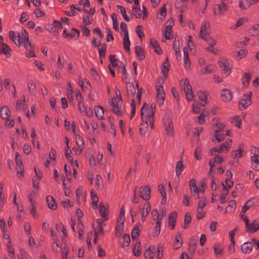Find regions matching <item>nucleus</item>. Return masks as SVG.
I'll return each mask as SVG.
<instances>
[{"label":"nucleus","instance_id":"obj_36","mask_svg":"<svg viewBox=\"0 0 259 259\" xmlns=\"http://www.w3.org/2000/svg\"><path fill=\"white\" fill-rule=\"evenodd\" d=\"M192 219L189 212H187L184 218V225L183 228L186 229L188 228V224L191 222Z\"/></svg>","mask_w":259,"mask_h":259},{"label":"nucleus","instance_id":"obj_39","mask_svg":"<svg viewBox=\"0 0 259 259\" xmlns=\"http://www.w3.org/2000/svg\"><path fill=\"white\" fill-rule=\"evenodd\" d=\"M176 242L179 244V246L176 247V249L180 248L183 243L182 239V233L180 232H178L175 235Z\"/></svg>","mask_w":259,"mask_h":259},{"label":"nucleus","instance_id":"obj_33","mask_svg":"<svg viewBox=\"0 0 259 259\" xmlns=\"http://www.w3.org/2000/svg\"><path fill=\"white\" fill-rule=\"evenodd\" d=\"M170 68V65L162 64L161 68V72L165 78L168 76V71Z\"/></svg>","mask_w":259,"mask_h":259},{"label":"nucleus","instance_id":"obj_15","mask_svg":"<svg viewBox=\"0 0 259 259\" xmlns=\"http://www.w3.org/2000/svg\"><path fill=\"white\" fill-rule=\"evenodd\" d=\"M197 241V239H195L193 237L190 238L188 247V250L190 253L193 254L195 252Z\"/></svg>","mask_w":259,"mask_h":259},{"label":"nucleus","instance_id":"obj_22","mask_svg":"<svg viewBox=\"0 0 259 259\" xmlns=\"http://www.w3.org/2000/svg\"><path fill=\"white\" fill-rule=\"evenodd\" d=\"M95 112L96 116L99 119H104V109L101 106H97L95 107Z\"/></svg>","mask_w":259,"mask_h":259},{"label":"nucleus","instance_id":"obj_45","mask_svg":"<svg viewBox=\"0 0 259 259\" xmlns=\"http://www.w3.org/2000/svg\"><path fill=\"white\" fill-rule=\"evenodd\" d=\"M91 74L97 81L99 82L101 81V77L95 68H91Z\"/></svg>","mask_w":259,"mask_h":259},{"label":"nucleus","instance_id":"obj_11","mask_svg":"<svg viewBox=\"0 0 259 259\" xmlns=\"http://www.w3.org/2000/svg\"><path fill=\"white\" fill-rule=\"evenodd\" d=\"M202 201H203L202 205L201 204V201H199L198 202V205L197 207V214L196 215V218L198 220L203 218L205 216V213L203 212L202 208L206 205V199L205 197H202Z\"/></svg>","mask_w":259,"mask_h":259},{"label":"nucleus","instance_id":"obj_14","mask_svg":"<svg viewBox=\"0 0 259 259\" xmlns=\"http://www.w3.org/2000/svg\"><path fill=\"white\" fill-rule=\"evenodd\" d=\"M177 215V212L176 211H174L168 215V224L171 230L175 229Z\"/></svg>","mask_w":259,"mask_h":259},{"label":"nucleus","instance_id":"obj_56","mask_svg":"<svg viewBox=\"0 0 259 259\" xmlns=\"http://www.w3.org/2000/svg\"><path fill=\"white\" fill-rule=\"evenodd\" d=\"M201 150L199 147H197L194 151V157L197 160H201L202 156L201 154Z\"/></svg>","mask_w":259,"mask_h":259},{"label":"nucleus","instance_id":"obj_6","mask_svg":"<svg viewBox=\"0 0 259 259\" xmlns=\"http://www.w3.org/2000/svg\"><path fill=\"white\" fill-rule=\"evenodd\" d=\"M15 162L19 169V170L17 169L18 177L20 178H23L24 176V167L23 164L22 157L18 152H16V153Z\"/></svg>","mask_w":259,"mask_h":259},{"label":"nucleus","instance_id":"obj_49","mask_svg":"<svg viewBox=\"0 0 259 259\" xmlns=\"http://www.w3.org/2000/svg\"><path fill=\"white\" fill-rule=\"evenodd\" d=\"M131 106L132 108V110L131 112L130 119H132L135 115L136 109L135 100L134 99H133L131 101Z\"/></svg>","mask_w":259,"mask_h":259},{"label":"nucleus","instance_id":"obj_53","mask_svg":"<svg viewBox=\"0 0 259 259\" xmlns=\"http://www.w3.org/2000/svg\"><path fill=\"white\" fill-rule=\"evenodd\" d=\"M4 184H0V207L4 205V194L3 192Z\"/></svg>","mask_w":259,"mask_h":259},{"label":"nucleus","instance_id":"obj_3","mask_svg":"<svg viewBox=\"0 0 259 259\" xmlns=\"http://www.w3.org/2000/svg\"><path fill=\"white\" fill-rule=\"evenodd\" d=\"M183 82L184 90L185 91L186 99L188 102H190L192 100L194 97L192 88L189 82V81L187 78H185L184 80H181L180 83L181 84Z\"/></svg>","mask_w":259,"mask_h":259},{"label":"nucleus","instance_id":"obj_63","mask_svg":"<svg viewBox=\"0 0 259 259\" xmlns=\"http://www.w3.org/2000/svg\"><path fill=\"white\" fill-rule=\"evenodd\" d=\"M34 14L37 18H39L45 15V13L41 11L39 8L35 9L34 11Z\"/></svg>","mask_w":259,"mask_h":259},{"label":"nucleus","instance_id":"obj_34","mask_svg":"<svg viewBox=\"0 0 259 259\" xmlns=\"http://www.w3.org/2000/svg\"><path fill=\"white\" fill-rule=\"evenodd\" d=\"M124 228V225L122 223H116L115 236L118 238L122 234Z\"/></svg>","mask_w":259,"mask_h":259},{"label":"nucleus","instance_id":"obj_21","mask_svg":"<svg viewBox=\"0 0 259 259\" xmlns=\"http://www.w3.org/2000/svg\"><path fill=\"white\" fill-rule=\"evenodd\" d=\"M251 78V73L250 72H245L243 74L242 83L243 87L247 88L249 85L250 80Z\"/></svg>","mask_w":259,"mask_h":259},{"label":"nucleus","instance_id":"obj_24","mask_svg":"<svg viewBox=\"0 0 259 259\" xmlns=\"http://www.w3.org/2000/svg\"><path fill=\"white\" fill-rule=\"evenodd\" d=\"M248 34L250 36H255L259 34V24H256L255 26L251 27L248 29Z\"/></svg>","mask_w":259,"mask_h":259},{"label":"nucleus","instance_id":"obj_4","mask_svg":"<svg viewBox=\"0 0 259 259\" xmlns=\"http://www.w3.org/2000/svg\"><path fill=\"white\" fill-rule=\"evenodd\" d=\"M218 64L226 76L231 73L232 65L227 59H222L221 60H219Z\"/></svg>","mask_w":259,"mask_h":259},{"label":"nucleus","instance_id":"obj_2","mask_svg":"<svg viewBox=\"0 0 259 259\" xmlns=\"http://www.w3.org/2000/svg\"><path fill=\"white\" fill-rule=\"evenodd\" d=\"M252 92H250L243 95L242 99L239 102L238 108L240 110L247 108L251 104Z\"/></svg>","mask_w":259,"mask_h":259},{"label":"nucleus","instance_id":"obj_17","mask_svg":"<svg viewBox=\"0 0 259 259\" xmlns=\"http://www.w3.org/2000/svg\"><path fill=\"white\" fill-rule=\"evenodd\" d=\"M135 53L139 60L142 61L145 58L144 49L141 46H136L135 47Z\"/></svg>","mask_w":259,"mask_h":259},{"label":"nucleus","instance_id":"obj_35","mask_svg":"<svg viewBox=\"0 0 259 259\" xmlns=\"http://www.w3.org/2000/svg\"><path fill=\"white\" fill-rule=\"evenodd\" d=\"M2 47V51H3V54L6 55L7 58H10L11 56L10 52L12 51V49L6 43H3Z\"/></svg>","mask_w":259,"mask_h":259},{"label":"nucleus","instance_id":"obj_37","mask_svg":"<svg viewBox=\"0 0 259 259\" xmlns=\"http://www.w3.org/2000/svg\"><path fill=\"white\" fill-rule=\"evenodd\" d=\"M224 148L226 150V152H228L229 150V147L225 145V143H222L219 148L217 147H212V150H213L214 152H217L218 153H221Z\"/></svg>","mask_w":259,"mask_h":259},{"label":"nucleus","instance_id":"obj_64","mask_svg":"<svg viewBox=\"0 0 259 259\" xmlns=\"http://www.w3.org/2000/svg\"><path fill=\"white\" fill-rule=\"evenodd\" d=\"M233 120L235 122V125L239 128H241L242 120L240 119L238 116H236L233 117Z\"/></svg>","mask_w":259,"mask_h":259},{"label":"nucleus","instance_id":"obj_7","mask_svg":"<svg viewBox=\"0 0 259 259\" xmlns=\"http://www.w3.org/2000/svg\"><path fill=\"white\" fill-rule=\"evenodd\" d=\"M228 10V5L225 2H221V4L217 5L213 8V15H223Z\"/></svg>","mask_w":259,"mask_h":259},{"label":"nucleus","instance_id":"obj_12","mask_svg":"<svg viewBox=\"0 0 259 259\" xmlns=\"http://www.w3.org/2000/svg\"><path fill=\"white\" fill-rule=\"evenodd\" d=\"M221 99L224 102H229L233 98L232 93L228 89H224L221 91Z\"/></svg>","mask_w":259,"mask_h":259},{"label":"nucleus","instance_id":"obj_23","mask_svg":"<svg viewBox=\"0 0 259 259\" xmlns=\"http://www.w3.org/2000/svg\"><path fill=\"white\" fill-rule=\"evenodd\" d=\"M214 253L217 257L220 258L222 256L223 252V248L219 243L214 244L213 246Z\"/></svg>","mask_w":259,"mask_h":259},{"label":"nucleus","instance_id":"obj_19","mask_svg":"<svg viewBox=\"0 0 259 259\" xmlns=\"http://www.w3.org/2000/svg\"><path fill=\"white\" fill-rule=\"evenodd\" d=\"M244 152V145L240 144L238 145V149L236 150H234L232 152V155L234 156V159H235L236 157H241L243 156L242 153Z\"/></svg>","mask_w":259,"mask_h":259},{"label":"nucleus","instance_id":"obj_52","mask_svg":"<svg viewBox=\"0 0 259 259\" xmlns=\"http://www.w3.org/2000/svg\"><path fill=\"white\" fill-rule=\"evenodd\" d=\"M156 112V104L155 103H152L150 105V112L151 113L149 114L148 115L146 116V117L148 116V120H150V117H153Z\"/></svg>","mask_w":259,"mask_h":259},{"label":"nucleus","instance_id":"obj_55","mask_svg":"<svg viewBox=\"0 0 259 259\" xmlns=\"http://www.w3.org/2000/svg\"><path fill=\"white\" fill-rule=\"evenodd\" d=\"M203 131V128L200 127V128L196 127L194 129L193 133V136L196 137V140L197 142L199 141V135L200 133Z\"/></svg>","mask_w":259,"mask_h":259},{"label":"nucleus","instance_id":"obj_59","mask_svg":"<svg viewBox=\"0 0 259 259\" xmlns=\"http://www.w3.org/2000/svg\"><path fill=\"white\" fill-rule=\"evenodd\" d=\"M122 74H123V76H122V79L125 81H129L130 78L128 77V75L127 73L125 65L124 64L123 65L122 69Z\"/></svg>","mask_w":259,"mask_h":259},{"label":"nucleus","instance_id":"obj_41","mask_svg":"<svg viewBox=\"0 0 259 259\" xmlns=\"http://www.w3.org/2000/svg\"><path fill=\"white\" fill-rule=\"evenodd\" d=\"M189 1V0H177L175 2L176 8L178 9L179 7H187Z\"/></svg>","mask_w":259,"mask_h":259},{"label":"nucleus","instance_id":"obj_42","mask_svg":"<svg viewBox=\"0 0 259 259\" xmlns=\"http://www.w3.org/2000/svg\"><path fill=\"white\" fill-rule=\"evenodd\" d=\"M122 239L123 240V242L121 245V247L124 248V245L127 246L129 245L131 242V239L129 234H124L122 236Z\"/></svg>","mask_w":259,"mask_h":259},{"label":"nucleus","instance_id":"obj_57","mask_svg":"<svg viewBox=\"0 0 259 259\" xmlns=\"http://www.w3.org/2000/svg\"><path fill=\"white\" fill-rule=\"evenodd\" d=\"M28 90L30 92H35L36 91V86L34 81L32 80H30L28 83Z\"/></svg>","mask_w":259,"mask_h":259},{"label":"nucleus","instance_id":"obj_38","mask_svg":"<svg viewBox=\"0 0 259 259\" xmlns=\"http://www.w3.org/2000/svg\"><path fill=\"white\" fill-rule=\"evenodd\" d=\"M155 251H152L151 249V247H149L147 250H145V251L144 253V256L145 258H154L155 256Z\"/></svg>","mask_w":259,"mask_h":259},{"label":"nucleus","instance_id":"obj_8","mask_svg":"<svg viewBox=\"0 0 259 259\" xmlns=\"http://www.w3.org/2000/svg\"><path fill=\"white\" fill-rule=\"evenodd\" d=\"M119 101H118V99L115 97H113L111 99V105L112 108H111V111L116 115L118 116H122V112L120 107L118 106V102Z\"/></svg>","mask_w":259,"mask_h":259},{"label":"nucleus","instance_id":"obj_26","mask_svg":"<svg viewBox=\"0 0 259 259\" xmlns=\"http://www.w3.org/2000/svg\"><path fill=\"white\" fill-rule=\"evenodd\" d=\"M165 132L169 136L174 135V125L171 120H170L167 125H165Z\"/></svg>","mask_w":259,"mask_h":259},{"label":"nucleus","instance_id":"obj_51","mask_svg":"<svg viewBox=\"0 0 259 259\" xmlns=\"http://www.w3.org/2000/svg\"><path fill=\"white\" fill-rule=\"evenodd\" d=\"M131 41L129 39L128 32H126L124 35L123 39V47H130Z\"/></svg>","mask_w":259,"mask_h":259},{"label":"nucleus","instance_id":"obj_29","mask_svg":"<svg viewBox=\"0 0 259 259\" xmlns=\"http://www.w3.org/2000/svg\"><path fill=\"white\" fill-rule=\"evenodd\" d=\"M253 5L252 0H241L239 2V7L241 9L246 10L251 5Z\"/></svg>","mask_w":259,"mask_h":259},{"label":"nucleus","instance_id":"obj_9","mask_svg":"<svg viewBox=\"0 0 259 259\" xmlns=\"http://www.w3.org/2000/svg\"><path fill=\"white\" fill-rule=\"evenodd\" d=\"M151 188L148 186H144L140 187L139 193L141 198L144 200H148L151 196Z\"/></svg>","mask_w":259,"mask_h":259},{"label":"nucleus","instance_id":"obj_40","mask_svg":"<svg viewBox=\"0 0 259 259\" xmlns=\"http://www.w3.org/2000/svg\"><path fill=\"white\" fill-rule=\"evenodd\" d=\"M76 142L79 149L82 151L83 149L84 142L83 139L79 135H76Z\"/></svg>","mask_w":259,"mask_h":259},{"label":"nucleus","instance_id":"obj_10","mask_svg":"<svg viewBox=\"0 0 259 259\" xmlns=\"http://www.w3.org/2000/svg\"><path fill=\"white\" fill-rule=\"evenodd\" d=\"M9 37L18 47H20L22 44V40L23 38L21 37L19 33L16 36L15 32L14 31L11 30L9 32Z\"/></svg>","mask_w":259,"mask_h":259},{"label":"nucleus","instance_id":"obj_1","mask_svg":"<svg viewBox=\"0 0 259 259\" xmlns=\"http://www.w3.org/2000/svg\"><path fill=\"white\" fill-rule=\"evenodd\" d=\"M157 80L160 85L158 88L156 87L157 102L159 106H161L163 104L165 98V93L163 90L164 80L162 77L160 76L158 78Z\"/></svg>","mask_w":259,"mask_h":259},{"label":"nucleus","instance_id":"obj_54","mask_svg":"<svg viewBox=\"0 0 259 259\" xmlns=\"http://www.w3.org/2000/svg\"><path fill=\"white\" fill-rule=\"evenodd\" d=\"M250 225L251 229V231L250 232H255L259 230L258 223L256 220L253 221L251 224Z\"/></svg>","mask_w":259,"mask_h":259},{"label":"nucleus","instance_id":"obj_43","mask_svg":"<svg viewBox=\"0 0 259 259\" xmlns=\"http://www.w3.org/2000/svg\"><path fill=\"white\" fill-rule=\"evenodd\" d=\"M133 15L136 18H140L142 16V12L139 6H133Z\"/></svg>","mask_w":259,"mask_h":259},{"label":"nucleus","instance_id":"obj_44","mask_svg":"<svg viewBox=\"0 0 259 259\" xmlns=\"http://www.w3.org/2000/svg\"><path fill=\"white\" fill-rule=\"evenodd\" d=\"M201 38L207 41L209 45V46H214L217 44L216 40L213 39L211 37H206L205 34H204V36L201 37Z\"/></svg>","mask_w":259,"mask_h":259},{"label":"nucleus","instance_id":"obj_30","mask_svg":"<svg viewBox=\"0 0 259 259\" xmlns=\"http://www.w3.org/2000/svg\"><path fill=\"white\" fill-rule=\"evenodd\" d=\"M185 166L183 164L182 161H178L177 162V165L176 167V176L178 177H180L181 174H182V171L184 169Z\"/></svg>","mask_w":259,"mask_h":259},{"label":"nucleus","instance_id":"obj_13","mask_svg":"<svg viewBox=\"0 0 259 259\" xmlns=\"http://www.w3.org/2000/svg\"><path fill=\"white\" fill-rule=\"evenodd\" d=\"M11 111L7 106H3L1 107L0 110V115L1 118L5 120L6 121L9 120V117L10 116Z\"/></svg>","mask_w":259,"mask_h":259},{"label":"nucleus","instance_id":"obj_47","mask_svg":"<svg viewBox=\"0 0 259 259\" xmlns=\"http://www.w3.org/2000/svg\"><path fill=\"white\" fill-rule=\"evenodd\" d=\"M143 26L142 25H138L136 27V33L139 37L141 40H142L143 38L144 37L145 35L143 31L142 30Z\"/></svg>","mask_w":259,"mask_h":259},{"label":"nucleus","instance_id":"obj_46","mask_svg":"<svg viewBox=\"0 0 259 259\" xmlns=\"http://www.w3.org/2000/svg\"><path fill=\"white\" fill-rule=\"evenodd\" d=\"M236 207V203L235 200H232L229 201V205L226 207L225 212L227 211V209L231 211H234Z\"/></svg>","mask_w":259,"mask_h":259},{"label":"nucleus","instance_id":"obj_20","mask_svg":"<svg viewBox=\"0 0 259 259\" xmlns=\"http://www.w3.org/2000/svg\"><path fill=\"white\" fill-rule=\"evenodd\" d=\"M252 244L250 242H244L241 246L242 252L244 254L250 252L252 250Z\"/></svg>","mask_w":259,"mask_h":259},{"label":"nucleus","instance_id":"obj_28","mask_svg":"<svg viewBox=\"0 0 259 259\" xmlns=\"http://www.w3.org/2000/svg\"><path fill=\"white\" fill-rule=\"evenodd\" d=\"M99 213L100 216L104 219V221H107L108 220V218L106 214L105 207L101 202L99 204Z\"/></svg>","mask_w":259,"mask_h":259},{"label":"nucleus","instance_id":"obj_60","mask_svg":"<svg viewBox=\"0 0 259 259\" xmlns=\"http://www.w3.org/2000/svg\"><path fill=\"white\" fill-rule=\"evenodd\" d=\"M126 89L127 92H130L133 96L136 94V89L133 83H130Z\"/></svg>","mask_w":259,"mask_h":259},{"label":"nucleus","instance_id":"obj_5","mask_svg":"<svg viewBox=\"0 0 259 259\" xmlns=\"http://www.w3.org/2000/svg\"><path fill=\"white\" fill-rule=\"evenodd\" d=\"M174 25V20L172 17L168 19L165 23V38L166 39H171L173 37L172 27Z\"/></svg>","mask_w":259,"mask_h":259},{"label":"nucleus","instance_id":"obj_62","mask_svg":"<svg viewBox=\"0 0 259 259\" xmlns=\"http://www.w3.org/2000/svg\"><path fill=\"white\" fill-rule=\"evenodd\" d=\"M244 221L245 223L246 231L247 232H250L251 231L250 225L249 224V220L247 216L244 218Z\"/></svg>","mask_w":259,"mask_h":259},{"label":"nucleus","instance_id":"obj_32","mask_svg":"<svg viewBox=\"0 0 259 259\" xmlns=\"http://www.w3.org/2000/svg\"><path fill=\"white\" fill-rule=\"evenodd\" d=\"M143 209H145L146 211V215H144V212H142V216L141 217V220L142 222H145L146 220V217L149 214V211H150V203L149 202H147L145 203L143 207Z\"/></svg>","mask_w":259,"mask_h":259},{"label":"nucleus","instance_id":"obj_48","mask_svg":"<svg viewBox=\"0 0 259 259\" xmlns=\"http://www.w3.org/2000/svg\"><path fill=\"white\" fill-rule=\"evenodd\" d=\"M45 28L46 30L54 34L58 32V31L56 28H55L53 25L50 23L47 24Z\"/></svg>","mask_w":259,"mask_h":259},{"label":"nucleus","instance_id":"obj_16","mask_svg":"<svg viewBox=\"0 0 259 259\" xmlns=\"http://www.w3.org/2000/svg\"><path fill=\"white\" fill-rule=\"evenodd\" d=\"M47 203L50 209L55 210L57 208V204L55 199L51 195H48L46 198Z\"/></svg>","mask_w":259,"mask_h":259},{"label":"nucleus","instance_id":"obj_50","mask_svg":"<svg viewBox=\"0 0 259 259\" xmlns=\"http://www.w3.org/2000/svg\"><path fill=\"white\" fill-rule=\"evenodd\" d=\"M95 184L98 187L101 186L102 189L103 188V180L102 177L99 175H96L95 179Z\"/></svg>","mask_w":259,"mask_h":259},{"label":"nucleus","instance_id":"obj_25","mask_svg":"<svg viewBox=\"0 0 259 259\" xmlns=\"http://www.w3.org/2000/svg\"><path fill=\"white\" fill-rule=\"evenodd\" d=\"M199 99L201 100V105L205 106L206 105L207 93L201 91L198 92Z\"/></svg>","mask_w":259,"mask_h":259},{"label":"nucleus","instance_id":"obj_27","mask_svg":"<svg viewBox=\"0 0 259 259\" xmlns=\"http://www.w3.org/2000/svg\"><path fill=\"white\" fill-rule=\"evenodd\" d=\"M161 222L160 220H157L155 223V226L153 228V232L152 236L153 237H157L160 232V226Z\"/></svg>","mask_w":259,"mask_h":259},{"label":"nucleus","instance_id":"obj_61","mask_svg":"<svg viewBox=\"0 0 259 259\" xmlns=\"http://www.w3.org/2000/svg\"><path fill=\"white\" fill-rule=\"evenodd\" d=\"M106 30L107 33V36L106 37V40L107 42H109L110 41L109 37L111 38V39L112 40H113L114 37H113V35L112 34V33L111 30L108 28H106Z\"/></svg>","mask_w":259,"mask_h":259},{"label":"nucleus","instance_id":"obj_18","mask_svg":"<svg viewBox=\"0 0 259 259\" xmlns=\"http://www.w3.org/2000/svg\"><path fill=\"white\" fill-rule=\"evenodd\" d=\"M141 226V224L140 223H138L134 227L131 232L132 238L133 240L136 239L139 236L140 233L139 227Z\"/></svg>","mask_w":259,"mask_h":259},{"label":"nucleus","instance_id":"obj_58","mask_svg":"<svg viewBox=\"0 0 259 259\" xmlns=\"http://www.w3.org/2000/svg\"><path fill=\"white\" fill-rule=\"evenodd\" d=\"M258 201V200L257 198H256L255 197H253L250 198L249 200H248L245 203L247 205L250 206V207H251L253 206L256 203H257Z\"/></svg>","mask_w":259,"mask_h":259},{"label":"nucleus","instance_id":"obj_31","mask_svg":"<svg viewBox=\"0 0 259 259\" xmlns=\"http://www.w3.org/2000/svg\"><path fill=\"white\" fill-rule=\"evenodd\" d=\"M148 128V124L147 121L140 125L139 132L141 136H144Z\"/></svg>","mask_w":259,"mask_h":259}]
</instances>
